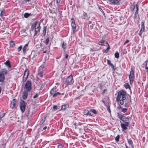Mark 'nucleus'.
<instances>
[{
    "instance_id": "nucleus-23",
    "label": "nucleus",
    "mask_w": 148,
    "mask_h": 148,
    "mask_svg": "<svg viewBox=\"0 0 148 148\" xmlns=\"http://www.w3.org/2000/svg\"><path fill=\"white\" fill-rule=\"evenodd\" d=\"M105 42V40H100L98 42V44L99 45L103 46L104 45V44Z\"/></svg>"
},
{
    "instance_id": "nucleus-64",
    "label": "nucleus",
    "mask_w": 148,
    "mask_h": 148,
    "mask_svg": "<svg viewBox=\"0 0 148 148\" xmlns=\"http://www.w3.org/2000/svg\"><path fill=\"white\" fill-rule=\"evenodd\" d=\"M79 88H80V86H77V88L78 89H79Z\"/></svg>"
},
{
    "instance_id": "nucleus-52",
    "label": "nucleus",
    "mask_w": 148,
    "mask_h": 148,
    "mask_svg": "<svg viewBox=\"0 0 148 148\" xmlns=\"http://www.w3.org/2000/svg\"><path fill=\"white\" fill-rule=\"evenodd\" d=\"M133 6V7L131 9L132 10H133L135 8V6L134 5Z\"/></svg>"
},
{
    "instance_id": "nucleus-35",
    "label": "nucleus",
    "mask_w": 148,
    "mask_h": 148,
    "mask_svg": "<svg viewBox=\"0 0 148 148\" xmlns=\"http://www.w3.org/2000/svg\"><path fill=\"white\" fill-rule=\"evenodd\" d=\"M49 41V37H48L45 40V43L46 45H47Z\"/></svg>"
},
{
    "instance_id": "nucleus-56",
    "label": "nucleus",
    "mask_w": 148,
    "mask_h": 148,
    "mask_svg": "<svg viewBox=\"0 0 148 148\" xmlns=\"http://www.w3.org/2000/svg\"><path fill=\"white\" fill-rule=\"evenodd\" d=\"M44 66L43 65L41 66H40V69H41V68L42 69H43L44 68Z\"/></svg>"
},
{
    "instance_id": "nucleus-21",
    "label": "nucleus",
    "mask_w": 148,
    "mask_h": 148,
    "mask_svg": "<svg viewBox=\"0 0 148 148\" xmlns=\"http://www.w3.org/2000/svg\"><path fill=\"white\" fill-rule=\"evenodd\" d=\"M88 26H90V28L92 29L95 25V23H92L91 21H89L88 23Z\"/></svg>"
},
{
    "instance_id": "nucleus-44",
    "label": "nucleus",
    "mask_w": 148,
    "mask_h": 148,
    "mask_svg": "<svg viewBox=\"0 0 148 148\" xmlns=\"http://www.w3.org/2000/svg\"><path fill=\"white\" fill-rule=\"evenodd\" d=\"M96 51V49L95 48H91L90 50V52L95 51Z\"/></svg>"
},
{
    "instance_id": "nucleus-27",
    "label": "nucleus",
    "mask_w": 148,
    "mask_h": 148,
    "mask_svg": "<svg viewBox=\"0 0 148 148\" xmlns=\"http://www.w3.org/2000/svg\"><path fill=\"white\" fill-rule=\"evenodd\" d=\"M46 29H47V27L46 26L44 27H43V29L42 34H43V35L44 36H45V34L46 33Z\"/></svg>"
},
{
    "instance_id": "nucleus-38",
    "label": "nucleus",
    "mask_w": 148,
    "mask_h": 148,
    "mask_svg": "<svg viewBox=\"0 0 148 148\" xmlns=\"http://www.w3.org/2000/svg\"><path fill=\"white\" fill-rule=\"evenodd\" d=\"M29 15L30 14L28 13H25L24 14V17L25 18H27L29 16Z\"/></svg>"
},
{
    "instance_id": "nucleus-15",
    "label": "nucleus",
    "mask_w": 148,
    "mask_h": 148,
    "mask_svg": "<svg viewBox=\"0 0 148 148\" xmlns=\"http://www.w3.org/2000/svg\"><path fill=\"white\" fill-rule=\"evenodd\" d=\"M122 107L120 105H119L117 107V109L120 110H121V111L122 112L125 113L127 111V108H124L122 109Z\"/></svg>"
},
{
    "instance_id": "nucleus-43",
    "label": "nucleus",
    "mask_w": 148,
    "mask_h": 148,
    "mask_svg": "<svg viewBox=\"0 0 148 148\" xmlns=\"http://www.w3.org/2000/svg\"><path fill=\"white\" fill-rule=\"evenodd\" d=\"M91 112H92L93 113H94V114H97V112L94 109H91Z\"/></svg>"
},
{
    "instance_id": "nucleus-60",
    "label": "nucleus",
    "mask_w": 148,
    "mask_h": 148,
    "mask_svg": "<svg viewBox=\"0 0 148 148\" xmlns=\"http://www.w3.org/2000/svg\"><path fill=\"white\" fill-rule=\"evenodd\" d=\"M1 87L0 86V94L1 93Z\"/></svg>"
},
{
    "instance_id": "nucleus-61",
    "label": "nucleus",
    "mask_w": 148,
    "mask_h": 148,
    "mask_svg": "<svg viewBox=\"0 0 148 148\" xmlns=\"http://www.w3.org/2000/svg\"><path fill=\"white\" fill-rule=\"evenodd\" d=\"M106 44H107V45L108 47V45H109L108 43L107 42H106Z\"/></svg>"
},
{
    "instance_id": "nucleus-7",
    "label": "nucleus",
    "mask_w": 148,
    "mask_h": 148,
    "mask_svg": "<svg viewBox=\"0 0 148 148\" xmlns=\"http://www.w3.org/2000/svg\"><path fill=\"white\" fill-rule=\"evenodd\" d=\"M26 103L23 100H21L19 106L20 109L22 113H23L25 110L26 108Z\"/></svg>"
},
{
    "instance_id": "nucleus-8",
    "label": "nucleus",
    "mask_w": 148,
    "mask_h": 148,
    "mask_svg": "<svg viewBox=\"0 0 148 148\" xmlns=\"http://www.w3.org/2000/svg\"><path fill=\"white\" fill-rule=\"evenodd\" d=\"M25 87L27 91L29 92L32 89V82L31 81L28 80L26 83Z\"/></svg>"
},
{
    "instance_id": "nucleus-9",
    "label": "nucleus",
    "mask_w": 148,
    "mask_h": 148,
    "mask_svg": "<svg viewBox=\"0 0 148 148\" xmlns=\"http://www.w3.org/2000/svg\"><path fill=\"white\" fill-rule=\"evenodd\" d=\"M71 25L73 33H74L76 31V26L75 23V21L73 18H71Z\"/></svg>"
},
{
    "instance_id": "nucleus-14",
    "label": "nucleus",
    "mask_w": 148,
    "mask_h": 148,
    "mask_svg": "<svg viewBox=\"0 0 148 148\" xmlns=\"http://www.w3.org/2000/svg\"><path fill=\"white\" fill-rule=\"evenodd\" d=\"M28 92L26 90H24L23 93L22 98L23 99H26L27 97L28 94Z\"/></svg>"
},
{
    "instance_id": "nucleus-42",
    "label": "nucleus",
    "mask_w": 148,
    "mask_h": 148,
    "mask_svg": "<svg viewBox=\"0 0 148 148\" xmlns=\"http://www.w3.org/2000/svg\"><path fill=\"white\" fill-rule=\"evenodd\" d=\"M57 147V148H63L64 147V146L61 144H59Z\"/></svg>"
},
{
    "instance_id": "nucleus-40",
    "label": "nucleus",
    "mask_w": 148,
    "mask_h": 148,
    "mask_svg": "<svg viewBox=\"0 0 148 148\" xmlns=\"http://www.w3.org/2000/svg\"><path fill=\"white\" fill-rule=\"evenodd\" d=\"M22 46H21V45L20 46L17 48V51L18 52L20 51L22 49Z\"/></svg>"
},
{
    "instance_id": "nucleus-45",
    "label": "nucleus",
    "mask_w": 148,
    "mask_h": 148,
    "mask_svg": "<svg viewBox=\"0 0 148 148\" xmlns=\"http://www.w3.org/2000/svg\"><path fill=\"white\" fill-rule=\"evenodd\" d=\"M39 94L38 93H36L34 97L33 98L34 99H35L37 98L38 96H39Z\"/></svg>"
},
{
    "instance_id": "nucleus-4",
    "label": "nucleus",
    "mask_w": 148,
    "mask_h": 148,
    "mask_svg": "<svg viewBox=\"0 0 148 148\" xmlns=\"http://www.w3.org/2000/svg\"><path fill=\"white\" fill-rule=\"evenodd\" d=\"M8 73L7 71L5 69H2L0 71V82H3L5 79V75Z\"/></svg>"
},
{
    "instance_id": "nucleus-11",
    "label": "nucleus",
    "mask_w": 148,
    "mask_h": 148,
    "mask_svg": "<svg viewBox=\"0 0 148 148\" xmlns=\"http://www.w3.org/2000/svg\"><path fill=\"white\" fill-rule=\"evenodd\" d=\"M73 80V76L72 75L68 76L66 79L65 84L68 86L70 84Z\"/></svg>"
},
{
    "instance_id": "nucleus-2",
    "label": "nucleus",
    "mask_w": 148,
    "mask_h": 148,
    "mask_svg": "<svg viewBox=\"0 0 148 148\" xmlns=\"http://www.w3.org/2000/svg\"><path fill=\"white\" fill-rule=\"evenodd\" d=\"M124 123H121V126L123 131L127 129V126H128L130 123L129 118L127 117L124 116L121 120Z\"/></svg>"
},
{
    "instance_id": "nucleus-1",
    "label": "nucleus",
    "mask_w": 148,
    "mask_h": 148,
    "mask_svg": "<svg viewBox=\"0 0 148 148\" xmlns=\"http://www.w3.org/2000/svg\"><path fill=\"white\" fill-rule=\"evenodd\" d=\"M127 94V92L125 91L122 90L119 91L116 97V101H119L121 105H123L125 102Z\"/></svg>"
},
{
    "instance_id": "nucleus-59",
    "label": "nucleus",
    "mask_w": 148,
    "mask_h": 148,
    "mask_svg": "<svg viewBox=\"0 0 148 148\" xmlns=\"http://www.w3.org/2000/svg\"><path fill=\"white\" fill-rule=\"evenodd\" d=\"M31 0H24V1L26 2H29V1H30Z\"/></svg>"
},
{
    "instance_id": "nucleus-36",
    "label": "nucleus",
    "mask_w": 148,
    "mask_h": 148,
    "mask_svg": "<svg viewBox=\"0 0 148 148\" xmlns=\"http://www.w3.org/2000/svg\"><path fill=\"white\" fill-rule=\"evenodd\" d=\"M120 138V136L119 135H118L115 138V140L116 142H118Z\"/></svg>"
},
{
    "instance_id": "nucleus-33",
    "label": "nucleus",
    "mask_w": 148,
    "mask_h": 148,
    "mask_svg": "<svg viewBox=\"0 0 148 148\" xmlns=\"http://www.w3.org/2000/svg\"><path fill=\"white\" fill-rule=\"evenodd\" d=\"M10 45L12 47H13L15 46V43L13 41H10Z\"/></svg>"
},
{
    "instance_id": "nucleus-18",
    "label": "nucleus",
    "mask_w": 148,
    "mask_h": 148,
    "mask_svg": "<svg viewBox=\"0 0 148 148\" xmlns=\"http://www.w3.org/2000/svg\"><path fill=\"white\" fill-rule=\"evenodd\" d=\"M136 11L134 13V16L135 17H137V15L138 13V6L137 4H136Z\"/></svg>"
},
{
    "instance_id": "nucleus-58",
    "label": "nucleus",
    "mask_w": 148,
    "mask_h": 148,
    "mask_svg": "<svg viewBox=\"0 0 148 148\" xmlns=\"http://www.w3.org/2000/svg\"><path fill=\"white\" fill-rule=\"evenodd\" d=\"M47 127L45 126L43 128V129L44 130H46L47 129Z\"/></svg>"
},
{
    "instance_id": "nucleus-19",
    "label": "nucleus",
    "mask_w": 148,
    "mask_h": 148,
    "mask_svg": "<svg viewBox=\"0 0 148 148\" xmlns=\"http://www.w3.org/2000/svg\"><path fill=\"white\" fill-rule=\"evenodd\" d=\"M131 97L130 96V99H129V100L127 102H125V104L124 106L125 107H128V106L130 105L129 102H131Z\"/></svg>"
},
{
    "instance_id": "nucleus-41",
    "label": "nucleus",
    "mask_w": 148,
    "mask_h": 148,
    "mask_svg": "<svg viewBox=\"0 0 148 148\" xmlns=\"http://www.w3.org/2000/svg\"><path fill=\"white\" fill-rule=\"evenodd\" d=\"M45 120V118H44L43 119H42L40 121V124H42L44 123Z\"/></svg>"
},
{
    "instance_id": "nucleus-16",
    "label": "nucleus",
    "mask_w": 148,
    "mask_h": 148,
    "mask_svg": "<svg viewBox=\"0 0 148 148\" xmlns=\"http://www.w3.org/2000/svg\"><path fill=\"white\" fill-rule=\"evenodd\" d=\"M108 1L112 4H117L119 3L118 0H108Z\"/></svg>"
},
{
    "instance_id": "nucleus-20",
    "label": "nucleus",
    "mask_w": 148,
    "mask_h": 148,
    "mask_svg": "<svg viewBox=\"0 0 148 148\" xmlns=\"http://www.w3.org/2000/svg\"><path fill=\"white\" fill-rule=\"evenodd\" d=\"M4 64L8 68H10L11 67L10 62L8 60H7L6 62H5Z\"/></svg>"
},
{
    "instance_id": "nucleus-25",
    "label": "nucleus",
    "mask_w": 148,
    "mask_h": 148,
    "mask_svg": "<svg viewBox=\"0 0 148 148\" xmlns=\"http://www.w3.org/2000/svg\"><path fill=\"white\" fill-rule=\"evenodd\" d=\"M110 49V46L109 45H108V47L107 48L106 50L103 49V53H107L108 52V51Z\"/></svg>"
},
{
    "instance_id": "nucleus-6",
    "label": "nucleus",
    "mask_w": 148,
    "mask_h": 148,
    "mask_svg": "<svg viewBox=\"0 0 148 148\" xmlns=\"http://www.w3.org/2000/svg\"><path fill=\"white\" fill-rule=\"evenodd\" d=\"M134 71L133 68H131V71L129 75V79L130 84H132L135 78Z\"/></svg>"
},
{
    "instance_id": "nucleus-48",
    "label": "nucleus",
    "mask_w": 148,
    "mask_h": 148,
    "mask_svg": "<svg viewBox=\"0 0 148 148\" xmlns=\"http://www.w3.org/2000/svg\"><path fill=\"white\" fill-rule=\"evenodd\" d=\"M107 110L110 113L111 112V111H110V107L109 106L107 107Z\"/></svg>"
},
{
    "instance_id": "nucleus-32",
    "label": "nucleus",
    "mask_w": 148,
    "mask_h": 148,
    "mask_svg": "<svg viewBox=\"0 0 148 148\" xmlns=\"http://www.w3.org/2000/svg\"><path fill=\"white\" fill-rule=\"evenodd\" d=\"M124 87L126 89L130 88V85L127 83H125V84Z\"/></svg>"
},
{
    "instance_id": "nucleus-39",
    "label": "nucleus",
    "mask_w": 148,
    "mask_h": 148,
    "mask_svg": "<svg viewBox=\"0 0 148 148\" xmlns=\"http://www.w3.org/2000/svg\"><path fill=\"white\" fill-rule=\"evenodd\" d=\"M16 99H13L12 100V103L13 104V105L14 106L15 105L16 103Z\"/></svg>"
},
{
    "instance_id": "nucleus-31",
    "label": "nucleus",
    "mask_w": 148,
    "mask_h": 148,
    "mask_svg": "<svg viewBox=\"0 0 148 148\" xmlns=\"http://www.w3.org/2000/svg\"><path fill=\"white\" fill-rule=\"evenodd\" d=\"M115 57L117 58H118L119 57V54L118 52H116L114 54Z\"/></svg>"
},
{
    "instance_id": "nucleus-29",
    "label": "nucleus",
    "mask_w": 148,
    "mask_h": 148,
    "mask_svg": "<svg viewBox=\"0 0 148 148\" xmlns=\"http://www.w3.org/2000/svg\"><path fill=\"white\" fill-rule=\"evenodd\" d=\"M84 113L85 115H88L89 114V111L87 110H84Z\"/></svg>"
},
{
    "instance_id": "nucleus-50",
    "label": "nucleus",
    "mask_w": 148,
    "mask_h": 148,
    "mask_svg": "<svg viewBox=\"0 0 148 148\" xmlns=\"http://www.w3.org/2000/svg\"><path fill=\"white\" fill-rule=\"evenodd\" d=\"M110 66L111 67V68L112 69H114V65L112 63L110 64Z\"/></svg>"
},
{
    "instance_id": "nucleus-22",
    "label": "nucleus",
    "mask_w": 148,
    "mask_h": 148,
    "mask_svg": "<svg viewBox=\"0 0 148 148\" xmlns=\"http://www.w3.org/2000/svg\"><path fill=\"white\" fill-rule=\"evenodd\" d=\"M62 47L65 50L67 48V44L64 42H63L62 43Z\"/></svg>"
},
{
    "instance_id": "nucleus-12",
    "label": "nucleus",
    "mask_w": 148,
    "mask_h": 148,
    "mask_svg": "<svg viewBox=\"0 0 148 148\" xmlns=\"http://www.w3.org/2000/svg\"><path fill=\"white\" fill-rule=\"evenodd\" d=\"M145 25H144V23L143 22H142L141 23V27L140 30L139 31V36L141 37H142V33L144 32L145 31Z\"/></svg>"
},
{
    "instance_id": "nucleus-37",
    "label": "nucleus",
    "mask_w": 148,
    "mask_h": 148,
    "mask_svg": "<svg viewBox=\"0 0 148 148\" xmlns=\"http://www.w3.org/2000/svg\"><path fill=\"white\" fill-rule=\"evenodd\" d=\"M5 11L4 10H2L1 12V13H0V16H1L2 17L5 14Z\"/></svg>"
},
{
    "instance_id": "nucleus-63",
    "label": "nucleus",
    "mask_w": 148,
    "mask_h": 148,
    "mask_svg": "<svg viewBox=\"0 0 148 148\" xmlns=\"http://www.w3.org/2000/svg\"><path fill=\"white\" fill-rule=\"evenodd\" d=\"M59 83H56V85H59Z\"/></svg>"
},
{
    "instance_id": "nucleus-62",
    "label": "nucleus",
    "mask_w": 148,
    "mask_h": 148,
    "mask_svg": "<svg viewBox=\"0 0 148 148\" xmlns=\"http://www.w3.org/2000/svg\"><path fill=\"white\" fill-rule=\"evenodd\" d=\"M106 89H104V90H103V93H105V91H106Z\"/></svg>"
},
{
    "instance_id": "nucleus-55",
    "label": "nucleus",
    "mask_w": 148,
    "mask_h": 148,
    "mask_svg": "<svg viewBox=\"0 0 148 148\" xmlns=\"http://www.w3.org/2000/svg\"><path fill=\"white\" fill-rule=\"evenodd\" d=\"M87 14L86 13H85V12H84L83 14V16H86L87 15Z\"/></svg>"
},
{
    "instance_id": "nucleus-34",
    "label": "nucleus",
    "mask_w": 148,
    "mask_h": 148,
    "mask_svg": "<svg viewBox=\"0 0 148 148\" xmlns=\"http://www.w3.org/2000/svg\"><path fill=\"white\" fill-rule=\"evenodd\" d=\"M5 114V113H3L0 112V120L4 116Z\"/></svg>"
},
{
    "instance_id": "nucleus-53",
    "label": "nucleus",
    "mask_w": 148,
    "mask_h": 148,
    "mask_svg": "<svg viewBox=\"0 0 148 148\" xmlns=\"http://www.w3.org/2000/svg\"><path fill=\"white\" fill-rule=\"evenodd\" d=\"M69 56V55L67 54H66L65 55V58L66 59H67Z\"/></svg>"
},
{
    "instance_id": "nucleus-49",
    "label": "nucleus",
    "mask_w": 148,
    "mask_h": 148,
    "mask_svg": "<svg viewBox=\"0 0 148 148\" xmlns=\"http://www.w3.org/2000/svg\"><path fill=\"white\" fill-rule=\"evenodd\" d=\"M107 63L109 65L112 63L111 61L108 60H107Z\"/></svg>"
},
{
    "instance_id": "nucleus-5",
    "label": "nucleus",
    "mask_w": 148,
    "mask_h": 148,
    "mask_svg": "<svg viewBox=\"0 0 148 148\" xmlns=\"http://www.w3.org/2000/svg\"><path fill=\"white\" fill-rule=\"evenodd\" d=\"M57 87L56 86L54 87L50 91V95L52 96L53 97H56L58 95H60V93L59 92H56Z\"/></svg>"
},
{
    "instance_id": "nucleus-51",
    "label": "nucleus",
    "mask_w": 148,
    "mask_h": 148,
    "mask_svg": "<svg viewBox=\"0 0 148 148\" xmlns=\"http://www.w3.org/2000/svg\"><path fill=\"white\" fill-rule=\"evenodd\" d=\"M82 95H80L79 96L76 97L75 98V99L77 100V99H79L80 98V97L81 96H82Z\"/></svg>"
},
{
    "instance_id": "nucleus-13",
    "label": "nucleus",
    "mask_w": 148,
    "mask_h": 148,
    "mask_svg": "<svg viewBox=\"0 0 148 148\" xmlns=\"http://www.w3.org/2000/svg\"><path fill=\"white\" fill-rule=\"evenodd\" d=\"M28 44H26L25 45L23 48V53L24 54L26 53L27 51L28 50Z\"/></svg>"
},
{
    "instance_id": "nucleus-3",
    "label": "nucleus",
    "mask_w": 148,
    "mask_h": 148,
    "mask_svg": "<svg viewBox=\"0 0 148 148\" xmlns=\"http://www.w3.org/2000/svg\"><path fill=\"white\" fill-rule=\"evenodd\" d=\"M40 24L38 21H36L31 26V29L32 30H34L35 33L34 36L36 35L37 33L40 31Z\"/></svg>"
},
{
    "instance_id": "nucleus-47",
    "label": "nucleus",
    "mask_w": 148,
    "mask_h": 148,
    "mask_svg": "<svg viewBox=\"0 0 148 148\" xmlns=\"http://www.w3.org/2000/svg\"><path fill=\"white\" fill-rule=\"evenodd\" d=\"M129 41V40H127L124 43L123 45H125L126 44L128 43Z\"/></svg>"
},
{
    "instance_id": "nucleus-54",
    "label": "nucleus",
    "mask_w": 148,
    "mask_h": 148,
    "mask_svg": "<svg viewBox=\"0 0 148 148\" xmlns=\"http://www.w3.org/2000/svg\"><path fill=\"white\" fill-rule=\"evenodd\" d=\"M147 73V78H148V70H146Z\"/></svg>"
},
{
    "instance_id": "nucleus-57",
    "label": "nucleus",
    "mask_w": 148,
    "mask_h": 148,
    "mask_svg": "<svg viewBox=\"0 0 148 148\" xmlns=\"http://www.w3.org/2000/svg\"><path fill=\"white\" fill-rule=\"evenodd\" d=\"M61 0H57V2L58 3H59L60 1Z\"/></svg>"
},
{
    "instance_id": "nucleus-17",
    "label": "nucleus",
    "mask_w": 148,
    "mask_h": 148,
    "mask_svg": "<svg viewBox=\"0 0 148 148\" xmlns=\"http://www.w3.org/2000/svg\"><path fill=\"white\" fill-rule=\"evenodd\" d=\"M127 140L128 144L130 145L133 148H134L133 143L132 140L129 139H127Z\"/></svg>"
},
{
    "instance_id": "nucleus-10",
    "label": "nucleus",
    "mask_w": 148,
    "mask_h": 148,
    "mask_svg": "<svg viewBox=\"0 0 148 148\" xmlns=\"http://www.w3.org/2000/svg\"><path fill=\"white\" fill-rule=\"evenodd\" d=\"M29 70L28 69H26L24 71L23 76V82H25L28 76Z\"/></svg>"
},
{
    "instance_id": "nucleus-28",
    "label": "nucleus",
    "mask_w": 148,
    "mask_h": 148,
    "mask_svg": "<svg viewBox=\"0 0 148 148\" xmlns=\"http://www.w3.org/2000/svg\"><path fill=\"white\" fill-rule=\"evenodd\" d=\"M144 63L145 64V70H148V60L145 61Z\"/></svg>"
},
{
    "instance_id": "nucleus-24",
    "label": "nucleus",
    "mask_w": 148,
    "mask_h": 148,
    "mask_svg": "<svg viewBox=\"0 0 148 148\" xmlns=\"http://www.w3.org/2000/svg\"><path fill=\"white\" fill-rule=\"evenodd\" d=\"M38 75L41 77H43V71L40 70L38 73Z\"/></svg>"
},
{
    "instance_id": "nucleus-26",
    "label": "nucleus",
    "mask_w": 148,
    "mask_h": 148,
    "mask_svg": "<svg viewBox=\"0 0 148 148\" xmlns=\"http://www.w3.org/2000/svg\"><path fill=\"white\" fill-rule=\"evenodd\" d=\"M117 117L120 119L121 120H122V119L123 118V117H124L125 116L123 115L122 114H119V113H117Z\"/></svg>"
},
{
    "instance_id": "nucleus-46",
    "label": "nucleus",
    "mask_w": 148,
    "mask_h": 148,
    "mask_svg": "<svg viewBox=\"0 0 148 148\" xmlns=\"http://www.w3.org/2000/svg\"><path fill=\"white\" fill-rule=\"evenodd\" d=\"M53 108L55 110H57V106L56 105L54 106Z\"/></svg>"
},
{
    "instance_id": "nucleus-30",
    "label": "nucleus",
    "mask_w": 148,
    "mask_h": 148,
    "mask_svg": "<svg viewBox=\"0 0 148 148\" xmlns=\"http://www.w3.org/2000/svg\"><path fill=\"white\" fill-rule=\"evenodd\" d=\"M67 108V105L64 104L62 106L61 109L62 110H65Z\"/></svg>"
}]
</instances>
